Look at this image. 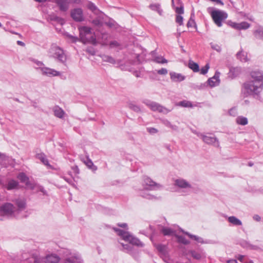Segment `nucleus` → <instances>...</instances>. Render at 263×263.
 <instances>
[{
	"instance_id": "obj_13",
	"label": "nucleus",
	"mask_w": 263,
	"mask_h": 263,
	"mask_svg": "<svg viewBox=\"0 0 263 263\" xmlns=\"http://www.w3.org/2000/svg\"><path fill=\"white\" fill-rule=\"evenodd\" d=\"M54 2L61 11L66 12L68 10L69 6L68 0H55Z\"/></svg>"
},
{
	"instance_id": "obj_49",
	"label": "nucleus",
	"mask_w": 263,
	"mask_h": 263,
	"mask_svg": "<svg viewBox=\"0 0 263 263\" xmlns=\"http://www.w3.org/2000/svg\"><path fill=\"white\" fill-rule=\"evenodd\" d=\"M157 72L158 74L160 75H166L168 71L166 68H162L159 70H158Z\"/></svg>"
},
{
	"instance_id": "obj_29",
	"label": "nucleus",
	"mask_w": 263,
	"mask_h": 263,
	"mask_svg": "<svg viewBox=\"0 0 263 263\" xmlns=\"http://www.w3.org/2000/svg\"><path fill=\"white\" fill-rule=\"evenodd\" d=\"M101 57L104 62H108L113 64L116 63L115 60L111 56L103 54L101 55Z\"/></svg>"
},
{
	"instance_id": "obj_10",
	"label": "nucleus",
	"mask_w": 263,
	"mask_h": 263,
	"mask_svg": "<svg viewBox=\"0 0 263 263\" xmlns=\"http://www.w3.org/2000/svg\"><path fill=\"white\" fill-rule=\"evenodd\" d=\"M39 69L42 71L43 74L48 77H55L61 75L60 72L48 67H40Z\"/></svg>"
},
{
	"instance_id": "obj_8",
	"label": "nucleus",
	"mask_w": 263,
	"mask_h": 263,
	"mask_svg": "<svg viewBox=\"0 0 263 263\" xmlns=\"http://www.w3.org/2000/svg\"><path fill=\"white\" fill-rule=\"evenodd\" d=\"M14 212V207L12 203H5L0 206V214L3 216L11 217Z\"/></svg>"
},
{
	"instance_id": "obj_1",
	"label": "nucleus",
	"mask_w": 263,
	"mask_h": 263,
	"mask_svg": "<svg viewBox=\"0 0 263 263\" xmlns=\"http://www.w3.org/2000/svg\"><path fill=\"white\" fill-rule=\"evenodd\" d=\"M251 80L243 84L244 93L246 96L258 97L263 89V75L259 71L251 73Z\"/></svg>"
},
{
	"instance_id": "obj_21",
	"label": "nucleus",
	"mask_w": 263,
	"mask_h": 263,
	"mask_svg": "<svg viewBox=\"0 0 263 263\" xmlns=\"http://www.w3.org/2000/svg\"><path fill=\"white\" fill-rule=\"evenodd\" d=\"M161 232L164 236H171L176 235L175 231L170 228L163 227L161 230Z\"/></svg>"
},
{
	"instance_id": "obj_26",
	"label": "nucleus",
	"mask_w": 263,
	"mask_h": 263,
	"mask_svg": "<svg viewBox=\"0 0 263 263\" xmlns=\"http://www.w3.org/2000/svg\"><path fill=\"white\" fill-rule=\"evenodd\" d=\"M149 8L152 10L157 11L159 15H162L163 10L161 8L160 5L159 4H152L149 5Z\"/></svg>"
},
{
	"instance_id": "obj_40",
	"label": "nucleus",
	"mask_w": 263,
	"mask_h": 263,
	"mask_svg": "<svg viewBox=\"0 0 263 263\" xmlns=\"http://www.w3.org/2000/svg\"><path fill=\"white\" fill-rule=\"evenodd\" d=\"M85 163L89 168L92 169L93 171L97 170V166L93 165V162L90 159H87L86 161L85 162Z\"/></svg>"
},
{
	"instance_id": "obj_43",
	"label": "nucleus",
	"mask_w": 263,
	"mask_h": 263,
	"mask_svg": "<svg viewBox=\"0 0 263 263\" xmlns=\"http://www.w3.org/2000/svg\"><path fill=\"white\" fill-rule=\"evenodd\" d=\"M92 23L93 25L97 27L102 26L103 25V22L99 18H96L93 20Z\"/></svg>"
},
{
	"instance_id": "obj_60",
	"label": "nucleus",
	"mask_w": 263,
	"mask_h": 263,
	"mask_svg": "<svg viewBox=\"0 0 263 263\" xmlns=\"http://www.w3.org/2000/svg\"><path fill=\"white\" fill-rule=\"evenodd\" d=\"M244 256L243 255H238L237 258L238 259V260H239L241 262H243V258H244Z\"/></svg>"
},
{
	"instance_id": "obj_33",
	"label": "nucleus",
	"mask_w": 263,
	"mask_h": 263,
	"mask_svg": "<svg viewBox=\"0 0 263 263\" xmlns=\"http://www.w3.org/2000/svg\"><path fill=\"white\" fill-rule=\"evenodd\" d=\"M241 245L244 248H246L247 249H251V250H258L260 249L259 247L255 246V245H251L246 241L242 242Z\"/></svg>"
},
{
	"instance_id": "obj_47",
	"label": "nucleus",
	"mask_w": 263,
	"mask_h": 263,
	"mask_svg": "<svg viewBox=\"0 0 263 263\" xmlns=\"http://www.w3.org/2000/svg\"><path fill=\"white\" fill-rule=\"evenodd\" d=\"M183 18L180 15H176V22L179 25H183Z\"/></svg>"
},
{
	"instance_id": "obj_58",
	"label": "nucleus",
	"mask_w": 263,
	"mask_h": 263,
	"mask_svg": "<svg viewBox=\"0 0 263 263\" xmlns=\"http://www.w3.org/2000/svg\"><path fill=\"white\" fill-rule=\"evenodd\" d=\"M164 248L165 246L162 245H158L157 247V249L160 252L163 251Z\"/></svg>"
},
{
	"instance_id": "obj_50",
	"label": "nucleus",
	"mask_w": 263,
	"mask_h": 263,
	"mask_svg": "<svg viewBox=\"0 0 263 263\" xmlns=\"http://www.w3.org/2000/svg\"><path fill=\"white\" fill-rule=\"evenodd\" d=\"M88 8L91 10L92 12H94L95 10L97 9V7L95 6L94 4L91 2H90L88 5Z\"/></svg>"
},
{
	"instance_id": "obj_35",
	"label": "nucleus",
	"mask_w": 263,
	"mask_h": 263,
	"mask_svg": "<svg viewBox=\"0 0 263 263\" xmlns=\"http://www.w3.org/2000/svg\"><path fill=\"white\" fill-rule=\"evenodd\" d=\"M178 105L179 106L183 107H193V105L191 101L187 100H183L178 103Z\"/></svg>"
},
{
	"instance_id": "obj_11",
	"label": "nucleus",
	"mask_w": 263,
	"mask_h": 263,
	"mask_svg": "<svg viewBox=\"0 0 263 263\" xmlns=\"http://www.w3.org/2000/svg\"><path fill=\"white\" fill-rule=\"evenodd\" d=\"M71 17L76 22H82L84 20L83 11L81 8H76L71 12Z\"/></svg>"
},
{
	"instance_id": "obj_61",
	"label": "nucleus",
	"mask_w": 263,
	"mask_h": 263,
	"mask_svg": "<svg viewBox=\"0 0 263 263\" xmlns=\"http://www.w3.org/2000/svg\"><path fill=\"white\" fill-rule=\"evenodd\" d=\"M6 158L7 157L5 154L0 153V160H5Z\"/></svg>"
},
{
	"instance_id": "obj_34",
	"label": "nucleus",
	"mask_w": 263,
	"mask_h": 263,
	"mask_svg": "<svg viewBox=\"0 0 263 263\" xmlns=\"http://www.w3.org/2000/svg\"><path fill=\"white\" fill-rule=\"evenodd\" d=\"M255 37L257 39L263 40V28H259L254 32Z\"/></svg>"
},
{
	"instance_id": "obj_5",
	"label": "nucleus",
	"mask_w": 263,
	"mask_h": 263,
	"mask_svg": "<svg viewBox=\"0 0 263 263\" xmlns=\"http://www.w3.org/2000/svg\"><path fill=\"white\" fill-rule=\"evenodd\" d=\"M211 17L214 23L218 26H222V22L228 17L227 13L222 10H214L211 13Z\"/></svg>"
},
{
	"instance_id": "obj_37",
	"label": "nucleus",
	"mask_w": 263,
	"mask_h": 263,
	"mask_svg": "<svg viewBox=\"0 0 263 263\" xmlns=\"http://www.w3.org/2000/svg\"><path fill=\"white\" fill-rule=\"evenodd\" d=\"M24 263H40V259L35 256H31L27 258Z\"/></svg>"
},
{
	"instance_id": "obj_42",
	"label": "nucleus",
	"mask_w": 263,
	"mask_h": 263,
	"mask_svg": "<svg viewBox=\"0 0 263 263\" xmlns=\"http://www.w3.org/2000/svg\"><path fill=\"white\" fill-rule=\"evenodd\" d=\"M26 185L30 190H33L36 189L37 184L32 183L30 181H28L26 184Z\"/></svg>"
},
{
	"instance_id": "obj_64",
	"label": "nucleus",
	"mask_w": 263,
	"mask_h": 263,
	"mask_svg": "<svg viewBox=\"0 0 263 263\" xmlns=\"http://www.w3.org/2000/svg\"><path fill=\"white\" fill-rule=\"evenodd\" d=\"M118 225V226L122 227V228H126L127 226V225L126 223H123L121 224L119 223Z\"/></svg>"
},
{
	"instance_id": "obj_41",
	"label": "nucleus",
	"mask_w": 263,
	"mask_h": 263,
	"mask_svg": "<svg viewBox=\"0 0 263 263\" xmlns=\"http://www.w3.org/2000/svg\"><path fill=\"white\" fill-rule=\"evenodd\" d=\"M35 190L36 192H41L44 195H48L47 191L44 189V187L41 185L37 184Z\"/></svg>"
},
{
	"instance_id": "obj_3",
	"label": "nucleus",
	"mask_w": 263,
	"mask_h": 263,
	"mask_svg": "<svg viewBox=\"0 0 263 263\" xmlns=\"http://www.w3.org/2000/svg\"><path fill=\"white\" fill-rule=\"evenodd\" d=\"M114 230L117 233V234L119 236L122 238L123 240L126 241H128L130 244L140 247L144 246L143 243L139 239L134 237L128 232L115 228H114Z\"/></svg>"
},
{
	"instance_id": "obj_36",
	"label": "nucleus",
	"mask_w": 263,
	"mask_h": 263,
	"mask_svg": "<svg viewBox=\"0 0 263 263\" xmlns=\"http://www.w3.org/2000/svg\"><path fill=\"white\" fill-rule=\"evenodd\" d=\"M128 107L136 112H141V109L139 105H137L134 103H130L128 104Z\"/></svg>"
},
{
	"instance_id": "obj_18",
	"label": "nucleus",
	"mask_w": 263,
	"mask_h": 263,
	"mask_svg": "<svg viewBox=\"0 0 263 263\" xmlns=\"http://www.w3.org/2000/svg\"><path fill=\"white\" fill-rule=\"evenodd\" d=\"M54 115L55 117L62 119L65 114V111L60 107L55 106L53 109Z\"/></svg>"
},
{
	"instance_id": "obj_19",
	"label": "nucleus",
	"mask_w": 263,
	"mask_h": 263,
	"mask_svg": "<svg viewBox=\"0 0 263 263\" xmlns=\"http://www.w3.org/2000/svg\"><path fill=\"white\" fill-rule=\"evenodd\" d=\"M15 203L20 210H23L26 208V200L24 198H17L15 200Z\"/></svg>"
},
{
	"instance_id": "obj_52",
	"label": "nucleus",
	"mask_w": 263,
	"mask_h": 263,
	"mask_svg": "<svg viewBox=\"0 0 263 263\" xmlns=\"http://www.w3.org/2000/svg\"><path fill=\"white\" fill-rule=\"evenodd\" d=\"M147 131L151 134H156L157 133H158V130L155 128H154V127H149V128H147Z\"/></svg>"
},
{
	"instance_id": "obj_44",
	"label": "nucleus",
	"mask_w": 263,
	"mask_h": 263,
	"mask_svg": "<svg viewBox=\"0 0 263 263\" xmlns=\"http://www.w3.org/2000/svg\"><path fill=\"white\" fill-rule=\"evenodd\" d=\"M210 68L209 64H206L204 67H202L200 69V73L202 74H205Z\"/></svg>"
},
{
	"instance_id": "obj_45",
	"label": "nucleus",
	"mask_w": 263,
	"mask_h": 263,
	"mask_svg": "<svg viewBox=\"0 0 263 263\" xmlns=\"http://www.w3.org/2000/svg\"><path fill=\"white\" fill-rule=\"evenodd\" d=\"M210 45H211V48L213 50H215L217 51L218 52H221V48L220 46H219L218 44H213V43H211Z\"/></svg>"
},
{
	"instance_id": "obj_48",
	"label": "nucleus",
	"mask_w": 263,
	"mask_h": 263,
	"mask_svg": "<svg viewBox=\"0 0 263 263\" xmlns=\"http://www.w3.org/2000/svg\"><path fill=\"white\" fill-rule=\"evenodd\" d=\"M66 36L68 38H69L71 40V41L72 43H76L78 41H79L80 40V39H79L78 37H77L76 36H73L69 34H66Z\"/></svg>"
},
{
	"instance_id": "obj_55",
	"label": "nucleus",
	"mask_w": 263,
	"mask_h": 263,
	"mask_svg": "<svg viewBox=\"0 0 263 263\" xmlns=\"http://www.w3.org/2000/svg\"><path fill=\"white\" fill-rule=\"evenodd\" d=\"M122 246L124 249L126 250L127 251H130L132 249V247L129 244H122Z\"/></svg>"
},
{
	"instance_id": "obj_7",
	"label": "nucleus",
	"mask_w": 263,
	"mask_h": 263,
	"mask_svg": "<svg viewBox=\"0 0 263 263\" xmlns=\"http://www.w3.org/2000/svg\"><path fill=\"white\" fill-rule=\"evenodd\" d=\"M142 103L145 104L153 111H158L159 112L167 114L171 111L170 110L161 105L160 104L149 100H143L142 101Z\"/></svg>"
},
{
	"instance_id": "obj_57",
	"label": "nucleus",
	"mask_w": 263,
	"mask_h": 263,
	"mask_svg": "<svg viewBox=\"0 0 263 263\" xmlns=\"http://www.w3.org/2000/svg\"><path fill=\"white\" fill-rule=\"evenodd\" d=\"M236 110L235 108H231L229 110V114L230 115L235 116L236 115Z\"/></svg>"
},
{
	"instance_id": "obj_22",
	"label": "nucleus",
	"mask_w": 263,
	"mask_h": 263,
	"mask_svg": "<svg viewBox=\"0 0 263 263\" xmlns=\"http://www.w3.org/2000/svg\"><path fill=\"white\" fill-rule=\"evenodd\" d=\"M18 185V182L14 180H10L8 182L7 184V189L8 190H11L16 188Z\"/></svg>"
},
{
	"instance_id": "obj_27",
	"label": "nucleus",
	"mask_w": 263,
	"mask_h": 263,
	"mask_svg": "<svg viewBox=\"0 0 263 263\" xmlns=\"http://www.w3.org/2000/svg\"><path fill=\"white\" fill-rule=\"evenodd\" d=\"M49 18L51 21H55L61 25H63L65 23V21L63 18L59 17L53 14L49 15Z\"/></svg>"
},
{
	"instance_id": "obj_28",
	"label": "nucleus",
	"mask_w": 263,
	"mask_h": 263,
	"mask_svg": "<svg viewBox=\"0 0 263 263\" xmlns=\"http://www.w3.org/2000/svg\"><path fill=\"white\" fill-rule=\"evenodd\" d=\"M236 122L238 124L241 125H246L248 123L247 118L242 116H238L236 119Z\"/></svg>"
},
{
	"instance_id": "obj_9",
	"label": "nucleus",
	"mask_w": 263,
	"mask_h": 263,
	"mask_svg": "<svg viewBox=\"0 0 263 263\" xmlns=\"http://www.w3.org/2000/svg\"><path fill=\"white\" fill-rule=\"evenodd\" d=\"M143 184L147 186L149 190L158 189L162 187V185L154 181L151 178L144 176L143 178Z\"/></svg>"
},
{
	"instance_id": "obj_14",
	"label": "nucleus",
	"mask_w": 263,
	"mask_h": 263,
	"mask_svg": "<svg viewBox=\"0 0 263 263\" xmlns=\"http://www.w3.org/2000/svg\"><path fill=\"white\" fill-rule=\"evenodd\" d=\"M175 185L181 189H191V185L185 180L183 179H178L175 180Z\"/></svg>"
},
{
	"instance_id": "obj_51",
	"label": "nucleus",
	"mask_w": 263,
	"mask_h": 263,
	"mask_svg": "<svg viewBox=\"0 0 263 263\" xmlns=\"http://www.w3.org/2000/svg\"><path fill=\"white\" fill-rule=\"evenodd\" d=\"M39 158L45 165L47 166L49 165L48 160H47V159L46 158V157L44 156L41 155Z\"/></svg>"
},
{
	"instance_id": "obj_56",
	"label": "nucleus",
	"mask_w": 263,
	"mask_h": 263,
	"mask_svg": "<svg viewBox=\"0 0 263 263\" xmlns=\"http://www.w3.org/2000/svg\"><path fill=\"white\" fill-rule=\"evenodd\" d=\"M192 254L193 257L196 259H199L201 257L200 255L198 253H196L195 252H193Z\"/></svg>"
},
{
	"instance_id": "obj_38",
	"label": "nucleus",
	"mask_w": 263,
	"mask_h": 263,
	"mask_svg": "<svg viewBox=\"0 0 263 263\" xmlns=\"http://www.w3.org/2000/svg\"><path fill=\"white\" fill-rule=\"evenodd\" d=\"M175 236L178 239V241L179 242L182 243L184 245H188L190 243V241L187 240L184 236L178 235H175Z\"/></svg>"
},
{
	"instance_id": "obj_62",
	"label": "nucleus",
	"mask_w": 263,
	"mask_h": 263,
	"mask_svg": "<svg viewBox=\"0 0 263 263\" xmlns=\"http://www.w3.org/2000/svg\"><path fill=\"white\" fill-rule=\"evenodd\" d=\"M143 197L144 198H147V199H153V196H152L149 194H146L145 195H142Z\"/></svg>"
},
{
	"instance_id": "obj_59",
	"label": "nucleus",
	"mask_w": 263,
	"mask_h": 263,
	"mask_svg": "<svg viewBox=\"0 0 263 263\" xmlns=\"http://www.w3.org/2000/svg\"><path fill=\"white\" fill-rule=\"evenodd\" d=\"M253 219L254 220L257 221H259L260 220V217L259 215H255L254 216H253Z\"/></svg>"
},
{
	"instance_id": "obj_31",
	"label": "nucleus",
	"mask_w": 263,
	"mask_h": 263,
	"mask_svg": "<svg viewBox=\"0 0 263 263\" xmlns=\"http://www.w3.org/2000/svg\"><path fill=\"white\" fill-rule=\"evenodd\" d=\"M237 58L240 60L241 62H246L248 61V58L246 54L242 51L238 52L236 54Z\"/></svg>"
},
{
	"instance_id": "obj_46",
	"label": "nucleus",
	"mask_w": 263,
	"mask_h": 263,
	"mask_svg": "<svg viewBox=\"0 0 263 263\" xmlns=\"http://www.w3.org/2000/svg\"><path fill=\"white\" fill-rule=\"evenodd\" d=\"M175 12L178 14L177 15L182 14L184 13V9L183 6L180 7H176L175 8Z\"/></svg>"
},
{
	"instance_id": "obj_4",
	"label": "nucleus",
	"mask_w": 263,
	"mask_h": 263,
	"mask_svg": "<svg viewBox=\"0 0 263 263\" xmlns=\"http://www.w3.org/2000/svg\"><path fill=\"white\" fill-rule=\"evenodd\" d=\"M195 134L206 144L212 145L216 147L219 146V143L218 139L213 134L207 133L204 134L200 133H195Z\"/></svg>"
},
{
	"instance_id": "obj_39",
	"label": "nucleus",
	"mask_w": 263,
	"mask_h": 263,
	"mask_svg": "<svg viewBox=\"0 0 263 263\" xmlns=\"http://www.w3.org/2000/svg\"><path fill=\"white\" fill-rule=\"evenodd\" d=\"M154 61L157 63L164 64L166 63L167 61L161 56L156 57Z\"/></svg>"
},
{
	"instance_id": "obj_23",
	"label": "nucleus",
	"mask_w": 263,
	"mask_h": 263,
	"mask_svg": "<svg viewBox=\"0 0 263 263\" xmlns=\"http://www.w3.org/2000/svg\"><path fill=\"white\" fill-rule=\"evenodd\" d=\"M188 66L195 72H197L199 71L198 64L192 60L189 61Z\"/></svg>"
},
{
	"instance_id": "obj_17",
	"label": "nucleus",
	"mask_w": 263,
	"mask_h": 263,
	"mask_svg": "<svg viewBox=\"0 0 263 263\" xmlns=\"http://www.w3.org/2000/svg\"><path fill=\"white\" fill-rule=\"evenodd\" d=\"M65 263H83L81 258L78 255H73L66 258Z\"/></svg>"
},
{
	"instance_id": "obj_63",
	"label": "nucleus",
	"mask_w": 263,
	"mask_h": 263,
	"mask_svg": "<svg viewBox=\"0 0 263 263\" xmlns=\"http://www.w3.org/2000/svg\"><path fill=\"white\" fill-rule=\"evenodd\" d=\"M227 263H237L236 259H230L227 260Z\"/></svg>"
},
{
	"instance_id": "obj_30",
	"label": "nucleus",
	"mask_w": 263,
	"mask_h": 263,
	"mask_svg": "<svg viewBox=\"0 0 263 263\" xmlns=\"http://www.w3.org/2000/svg\"><path fill=\"white\" fill-rule=\"evenodd\" d=\"M162 123L166 127L171 128L174 130H178V127L175 125H172L171 123L167 120L164 119L162 121Z\"/></svg>"
},
{
	"instance_id": "obj_53",
	"label": "nucleus",
	"mask_w": 263,
	"mask_h": 263,
	"mask_svg": "<svg viewBox=\"0 0 263 263\" xmlns=\"http://www.w3.org/2000/svg\"><path fill=\"white\" fill-rule=\"evenodd\" d=\"M195 23L194 20L190 18L187 23V27L188 28L192 27L195 25Z\"/></svg>"
},
{
	"instance_id": "obj_16",
	"label": "nucleus",
	"mask_w": 263,
	"mask_h": 263,
	"mask_svg": "<svg viewBox=\"0 0 263 263\" xmlns=\"http://www.w3.org/2000/svg\"><path fill=\"white\" fill-rule=\"evenodd\" d=\"M170 75L171 80L174 82H180L184 81L185 79L184 76L175 72H171Z\"/></svg>"
},
{
	"instance_id": "obj_32",
	"label": "nucleus",
	"mask_w": 263,
	"mask_h": 263,
	"mask_svg": "<svg viewBox=\"0 0 263 263\" xmlns=\"http://www.w3.org/2000/svg\"><path fill=\"white\" fill-rule=\"evenodd\" d=\"M17 178L20 180L21 182L24 183L25 184L29 181V178L24 173H19L17 175Z\"/></svg>"
},
{
	"instance_id": "obj_20",
	"label": "nucleus",
	"mask_w": 263,
	"mask_h": 263,
	"mask_svg": "<svg viewBox=\"0 0 263 263\" xmlns=\"http://www.w3.org/2000/svg\"><path fill=\"white\" fill-rule=\"evenodd\" d=\"M59 257L55 255H50L46 257L45 263H58L59 261Z\"/></svg>"
},
{
	"instance_id": "obj_12",
	"label": "nucleus",
	"mask_w": 263,
	"mask_h": 263,
	"mask_svg": "<svg viewBox=\"0 0 263 263\" xmlns=\"http://www.w3.org/2000/svg\"><path fill=\"white\" fill-rule=\"evenodd\" d=\"M228 23L231 27L237 30L247 29L250 27V24L246 22L237 23L232 21H229Z\"/></svg>"
},
{
	"instance_id": "obj_24",
	"label": "nucleus",
	"mask_w": 263,
	"mask_h": 263,
	"mask_svg": "<svg viewBox=\"0 0 263 263\" xmlns=\"http://www.w3.org/2000/svg\"><path fill=\"white\" fill-rule=\"evenodd\" d=\"M181 231L184 233L185 234H186V235H187L191 239H193L194 240H195V241L198 242H200V243H203V239L200 237H198L196 235H192V234H191L190 233H189V232H185L183 230H181Z\"/></svg>"
},
{
	"instance_id": "obj_15",
	"label": "nucleus",
	"mask_w": 263,
	"mask_h": 263,
	"mask_svg": "<svg viewBox=\"0 0 263 263\" xmlns=\"http://www.w3.org/2000/svg\"><path fill=\"white\" fill-rule=\"evenodd\" d=\"M219 75L220 73L217 71L212 78L208 79V82L211 87H214L219 85L220 83Z\"/></svg>"
},
{
	"instance_id": "obj_54",
	"label": "nucleus",
	"mask_w": 263,
	"mask_h": 263,
	"mask_svg": "<svg viewBox=\"0 0 263 263\" xmlns=\"http://www.w3.org/2000/svg\"><path fill=\"white\" fill-rule=\"evenodd\" d=\"M109 45L111 47H118L119 46V44L117 41H114L110 42Z\"/></svg>"
},
{
	"instance_id": "obj_2",
	"label": "nucleus",
	"mask_w": 263,
	"mask_h": 263,
	"mask_svg": "<svg viewBox=\"0 0 263 263\" xmlns=\"http://www.w3.org/2000/svg\"><path fill=\"white\" fill-rule=\"evenodd\" d=\"M80 40L84 44L91 43L96 45L97 43L95 33L91 28L87 26H81L78 28Z\"/></svg>"
},
{
	"instance_id": "obj_25",
	"label": "nucleus",
	"mask_w": 263,
	"mask_h": 263,
	"mask_svg": "<svg viewBox=\"0 0 263 263\" xmlns=\"http://www.w3.org/2000/svg\"><path fill=\"white\" fill-rule=\"evenodd\" d=\"M228 221L234 226L242 225L241 221L235 216H230L228 218Z\"/></svg>"
},
{
	"instance_id": "obj_6",
	"label": "nucleus",
	"mask_w": 263,
	"mask_h": 263,
	"mask_svg": "<svg viewBox=\"0 0 263 263\" xmlns=\"http://www.w3.org/2000/svg\"><path fill=\"white\" fill-rule=\"evenodd\" d=\"M49 53L52 57L58 59L59 61L64 63L66 61V57L64 53L63 50L59 47L53 45L51 46Z\"/></svg>"
}]
</instances>
